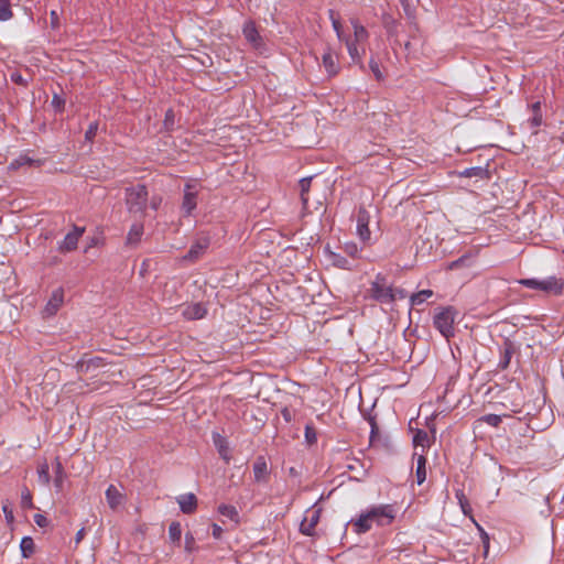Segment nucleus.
Listing matches in <instances>:
<instances>
[{"label":"nucleus","mask_w":564,"mask_h":564,"mask_svg":"<svg viewBox=\"0 0 564 564\" xmlns=\"http://www.w3.org/2000/svg\"><path fill=\"white\" fill-rule=\"evenodd\" d=\"M397 516V508L394 505H378L367 509L357 519H351L349 524L352 525L355 533L364 534L371 530L372 523L378 527L390 525Z\"/></svg>","instance_id":"obj_1"},{"label":"nucleus","mask_w":564,"mask_h":564,"mask_svg":"<svg viewBox=\"0 0 564 564\" xmlns=\"http://www.w3.org/2000/svg\"><path fill=\"white\" fill-rule=\"evenodd\" d=\"M124 202L127 209L130 214L144 216L148 202L149 192L145 185L137 184L124 189Z\"/></svg>","instance_id":"obj_2"},{"label":"nucleus","mask_w":564,"mask_h":564,"mask_svg":"<svg viewBox=\"0 0 564 564\" xmlns=\"http://www.w3.org/2000/svg\"><path fill=\"white\" fill-rule=\"evenodd\" d=\"M369 297L380 304L393 303L392 284L388 282L386 274L379 272L370 282Z\"/></svg>","instance_id":"obj_3"},{"label":"nucleus","mask_w":564,"mask_h":564,"mask_svg":"<svg viewBox=\"0 0 564 564\" xmlns=\"http://www.w3.org/2000/svg\"><path fill=\"white\" fill-rule=\"evenodd\" d=\"M518 283L524 288L542 291L547 294L558 295L562 293L564 288V281L554 275L545 279H521Z\"/></svg>","instance_id":"obj_4"},{"label":"nucleus","mask_w":564,"mask_h":564,"mask_svg":"<svg viewBox=\"0 0 564 564\" xmlns=\"http://www.w3.org/2000/svg\"><path fill=\"white\" fill-rule=\"evenodd\" d=\"M454 308L447 306L441 308L433 317L434 327L447 339L454 336Z\"/></svg>","instance_id":"obj_5"},{"label":"nucleus","mask_w":564,"mask_h":564,"mask_svg":"<svg viewBox=\"0 0 564 564\" xmlns=\"http://www.w3.org/2000/svg\"><path fill=\"white\" fill-rule=\"evenodd\" d=\"M316 503L306 510V514L300 524V532L306 536H313L315 534V528L319 522L322 509L315 508Z\"/></svg>","instance_id":"obj_6"},{"label":"nucleus","mask_w":564,"mask_h":564,"mask_svg":"<svg viewBox=\"0 0 564 564\" xmlns=\"http://www.w3.org/2000/svg\"><path fill=\"white\" fill-rule=\"evenodd\" d=\"M210 246V237L208 235H203L198 237L191 246L187 253L184 256V260L195 262L198 260L204 252Z\"/></svg>","instance_id":"obj_7"},{"label":"nucleus","mask_w":564,"mask_h":564,"mask_svg":"<svg viewBox=\"0 0 564 564\" xmlns=\"http://www.w3.org/2000/svg\"><path fill=\"white\" fill-rule=\"evenodd\" d=\"M197 196L198 191L196 189L195 185L192 183H186L184 186V195L181 207L184 216L192 215L193 210L197 206Z\"/></svg>","instance_id":"obj_8"},{"label":"nucleus","mask_w":564,"mask_h":564,"mask_svg":"<svg viewBox=\"0 0 564 564\" xmlns=\"http://www.w3.org/2000/svg\"><path fill=\"white\" fill-rule=\"evenodd\" d=\"M253 478L257 484H268L270 479V467L268 465L267 458L262 455L256 457L253 464Z\"/></svg>","instance_id":"obj_9"},{"label":"nucleus","mask_w":564,"mask_h":564,"mask_svg":"<svg viewBox=\"0 0 564 564\" xmlns=\"http://www.w3.org/2000/svg\"><path fill=\"white\" fill-rule=\"evenodd\" d=\"M369 221V212L365 207H360L357 213V235L362 242H368L371 237Z\"/></svg>","instance_id":"obj_10"},{"label":"nucleus","mask_w":564,"mask_h":564,"mask_svg":"<svg viewBox=\"0 0 564 564\" xmlns=\"http://www.w3.org/2000/svg\"><path fill=\"white\" fill-rule=\"evenodd\" d=\"M85 229L74 226L73 230L66 234L64 239L58 245V250L63 253L70 252L77 248L78 240L84 234Z\"/></svg>","instance_id":"obj_11"},{"label":"nucleus","mask_w":564,"mask_h":564,"mask_svg":"<svg viewBox=\"0 0 564 564\" xmlns=\"http://www.w3.org/2000/svg\"><path fill=\"white\" fill-rule=\"evenodd\" d=\"M517 351V347L512 340L506 338L501 346L499 347L500 360L498 362L499 370H506L510 366V361L514 352Z\"/></svg>","instance_id":"obj_12"},{"label":"nucleus","mask_w":564,"mask_h":564,"mask_svg":"<svg viewBox=\"0 0 564 564\" xmlns=\"http://www.w3.org/2000/svg\"><path fill=\"white\" fill-rule=\"evenodd\" d=\"M242 34L245 39L254 47L259 48L263 45L261 35L259 34L253 21L248 20L243 23Z\"/></svg>","instance_id":"obj_13"},{"label":"nucleus","mask_w":564,"mask_h":564,"mask_svg":"<svg viewBox=\"0 0 564 564\" xmlns=\"http://www.w3.org/2000/svg\"><path fill=\"white\" fill-rule=\"evenodd\" d=\"M324 251H325V256H326L327 260L335 268H338L341 270H348V271L354 270L355 267H354L352 262L350 260H348L346 257H344L343 254L332 251L328 246L325 248Z\"/></svg>","instance_id":"obj_14"},{"label":"nucleus","mask_w":564,"mask_h":564,"mask_svg":"<svg viewBox=\"0 0 564 564\" xmlns=\"http://www.w3.org/2000/svg\"><path fill=\"white\" fill-rule=\"evenodd\" d=\"M180 509L185 514H192L197 509V498L194 494H184L176 498Z\"/></svg>","instance_id":"obj_15"},{"label":"nucleus","mask_w":564,"mask_h":564,"mask_svg":"<svg viewBox=\"0 0 564 564\" xmlns=\"http://www.w3.org/2000/svg\"><path fill=\"white\" fill-rule=\"evenodd\" d=\"M213 443L218 451L219 456L226 462L229 463L231 459L228 441L225 436L220 435L217 432H213Z\"/></svg>","instance_id":"obj_16"},{"label":"nucleus","mask_w":564,"mask_h":564,"mask_svg":"<svg viewBox=\"0 0 564 564\" xmlns=\"http://www.w3.org/2000/svg\"><path fill=\"white\" fill-rule=\"evenodd\" d=\"M101 366H104V359L101 357L96 356V357H91L89 359H85V358L79 359L76 362L75 368H76L77 372L87 373L91 369H96Z\"/></svg>","instance_id":"obj_17"},{"label":"nucleus","mask_w":564,"mask_h":564,"mask_svg":"<svg viewBox=\"0 0 564 564\" xmlns=\"http://www.w3.org/2000/svg\"><path fill=\"white\" fill-rule=\"evenodd\" d=\"M413 457L416 458L415 477L417 485H422L426 479V457L424 453H414Z\"/></svg>","instance_id":"obj_18"},{"label":"nucleus","mask_w":564,"mask_h":564,"mask_svg":"<svg viewBox=\"0 0 564 564\" xmlns=\"http://www.w3.org/2000/svg\"><path fill=\"white\" fill-rule=\"evenodd\" d=\"M207 313L206 307L202 303H194L192 305H188L183 311V316L186 319L194 321V319H200L203 318Z\"/></svg>","instance_id":"obj_19"},{"label":"nucleus","mask_w":564,"mask_h":564,"mask_svg":"<svg viewBox=\"0 0 564 564\" xmlns=\"http://www.w3.org/2000/svg\"><path fill=\"white\" fill-rule=\"evenodd\" d=\"M106 500L109 507L115 510L117 509L123 501L122 494L117 489L116 486L110 485L106 490Z\"/></svg>","instance_id":"obj_20"},{"label":"nucleus","mask_w":564,"mask_h":564,"mask_svg":"<svg viewBox=\"0 0 564 564\" xmlns=\"http://www.w3.org/2000/svg\"><path fill=\"white\" fill-rule=\"evenodd\" d=\"M41 164H42L41 160H34V159L30 158L26 154H21L17 159H14V160H12L10 162V164L8 165V169L10 171H17L20 167L25 166V165H30V166L31 165H37V166H40Z\"/></svg>","instance_id":"obj_21"},{"label":"nucleus","mask_w":564,"mask_h":564,"mask_svg":"<svg viewBox=\"0 0 564 564\" xmlns=\"http://www.w3.org/2000/svg\"><path fill=\"white\" fill-rule=\"evenodd\" d=\"M458 175L460 177H476L480 180L489 178V171L486 167L482 166H473L467 167L464 171L459 172Z\"/></svg>","instance_id":"obj_22"},{"label":"nucleus","mask_w":564,"mask_h":564,"mask_svg":"<svg viewBox=\"0 0 564 564\" xmlns=\"http://www.w3.org/2000/svg\"><path fill=\"white\" fill-rule=\"evenodd\" d=\"M53 468L55 474L54 486L57 491H61L67 475L58 457L55 459Z\"/></svg>","instance_id":"obj_23"},{"label":"nucleus","mask_w":564,"mask_h":564,"mask_svg":"<svg viewBox=\"0 0 564 564\" xmlns=\"http://www.w3.org/2000/svg\"><path fill=\"white\" fill-rule=\"evenodd\" d=\"M322 61L323 66L325 67L328 75L334 76L338 73L337 58L330 51H327L323 54Z\"/></svg>","instance_id":"obj_24"},{"label":"nucleus","mask_w":564,"mask_h":564,"mask_svg":"<svg viewBox=\"0 0 564 564\" xmlns=\"http://www.w3.org/2000/svg\"><path fill=\"white\" fill-rule=\"evenodd\" d=\"M143 224L142 223H134L127 235V245L135 246L143 235Z\"/></svg>","instance_id":"obj_25"},{"label":"nucleus","mask_w":564,"mask_h":564,"mask_svg":"<svg viewBox=\"0 0 564 564\" xmlns=\"http://www.w3.org/2000/svg\"><path fill=\"white\" fill-rule=\"evenodd\" d=\"M345 41H346L347 51H348V54H349L351 61L354 63L358 64L360 66V68L364 69L365 66L362 64L361 54L358 50L357 43H355L350 39H346Z\"/></svg>","instance_id":"obj_26"},{"label":"nucleus","mask_w":564,"mask_h":564,"mask_svg":"<svg viewBox=\"0 0 564 564\" xmlns=\"http://www.w3.org/2000/svg\"><path fill=\"white\" fill-rule=\"evenodd\" d=\"M312 178H313L312 176H308V177H303L299 181V186H300V192H301V202H302L304 208H306L307 203H308L307 194L311 188Z\"/></svg>","instance_id":"obj_27"},{"label":"nucleus","mask_w":564,"mask_h":564,"mask_svg":"<svg viewBox=\"0 0 564 564\" xmlns=\"http://www.w3.org/2000/svg\"><path fill=\"white\" fill-rule=\"evenodd\" d=\"M351 24H352V28H354V42L355 43H358V42H364L368 39L369 34H368V31L366 30V28L364 25H361L359 23L358 20H351Z\"/></svg>","instance_id":"obj_28"},{"label":"nucleus","mask_w":564,"mask_h":564,"mask_svg":"<svg viewBox=\"0 0 564 564\" xmlns=\"http://www.w3.org/2000/svg\"><path fill=\"white\" fill-rule=\"evenodd\" d=\"M218 512L223 517H226L236 523L239 521L238 510L236 509V507H234L231 505H225V503L220 505L218 507Z\"/></svg>","instance_id":"obj_29"},{"label":"nucleus","mask_w":564,"mask_h":564,"mask_svg":"<svg viewBox=\"0 0 564 564\" xmlns=\"http://www.w3.org/2000/svg\"><path fill=\"white\" fill-rule=\"evenodd\" d=\"M22 556L28 558L32 556L35 550L34 541L31 536H23L20 543Z\"/></svg>","instance_id":"obj_30"},{"label":"nucleus","mask_w":564,"mask_h":564,"mask_svg":"<svg viewBox=\"0 0 564 564\" xmlns=\"http://www.w3.org/2000/svg\"><path fill=\"white\" fill-rule=\"evenodd\" d=\"M413 445L421 446L422 453L425 454V448L430 447L429 435L424 430H417L413 436Z\"/></svg>","instance_id":"obj_31"},{"label":"nucleus","mask_w":564,"mask_h":564,"mask_svg":"<svg viewBox=\"0 0 564 564\" xmlns=\"http://www.w3.org/2000/svg\"><path fill=\"white\" fill-rule=\"evenodd\" d=\"M433 295L432 290H422L417 293H414L410 297V302L412 306L421 305L423 304L427 299H430Z\"/></svg>","instance_id":"obj_32"},{"label":"nucleus","mask_w":564,"mask_h":564,"mask_svg":"<svg viewBox=\"0 0 564 564\" xmlns=\"http://www.w3.org/2000/svg\"><path fill=\"white\" fill-rule=\"evenodd\" d=\"M37 477H39V481L42 485H44V486H48L50 485V481H51L50 467H48V464L46 462H44V463L39 465V467H37Z\"/></svg>","instance_id":"obj_33"},{"label":"nucleus","mask_w":564,"mask_h":564,"mask_svg":"<svg viewBox=\"0 0 564 564\" xmlns=\"http://www.w3.org/2000/svg\"><path fill=\"white\" fill-rule=\"evenodd\" d=\"M457 500H458V503L460 506V509L463 511V513L465 516H469L471 518V512H473V509L469 505V501L467 499V497L465 496L464 491L463 490H457L456 494H455Z\"/></svg>","instance_id":"obj_34"},{"label":"nucleus","mask_w":564,"mask_h":564,"mask_svg":"<svg viewBox=\"0 0 564 564\" xmlns=\"http://www.w3.org/2000/svg\"><path fill=\"white\" fill-rule=\"evenodd\" d=\"M341 249L351 259L360 258L361 249H359L358 245L354 241H347V242L343 243Z\"/></svg>","instance_id":"obj_35"},{"label":"nucleus","mask_w":564,"mask_h":564,"mask_svg":"<svg viewBox=\"0 0 564 564\" xmlns=\"http://www.w3.org/2000/svg\"><path fill=\"white\" fill-rule=\"evenodd\" d=\"M182 535V528L180 522H172L169 527V539L172 543H180Z\"/></svg>","instance_id":"obj_36"},{"label":"nucleus","mask_w":564,"mask_h":564,"mask_svg":"<svg viewBox=\"0 0 564 564\" xmlns=\"http://www.w3.org/2000/svg\"><path fill=\"white\" fill-rule=\"evenodd\" d=\"M12 18L10 0H0V21H8Z\"/></svg>","instance_id":"obj_37"},{"label":"nucleus","mask_w":564,"mask_h":564,"mask_svg":"<svg viewBox=\"0 0 564 564\" xmlns=\"http://www.w3.org/2000/svg\"><path fill=\"white\" fill-rule=\"evenodd\" d=\"M163 126L166 131H173L175 129V112L173 109L170 108L165 111Z\"/></svg>","instance_id":"obj_38"},{"label":"nucleus","mask_w":564,"mask_h":564,"mask_svg":"<svg viewBox=\"0 0 564 564\" xmlns=\"http://www.w3.org/2000/svg\"><path fill=\"white\" fill-rule=\"evenodd\" d=\"M21 507L23 509H33L34 508V505L32 501V494L26 487H24L21 490Z\"/></svg>","instance_id":"obj_39"},{"label":"nucleus","mask_w":564,"mask_h":564,"mask_svg":"<svg viewBox=\"0 0 564 564\" xmlns=\"http://www.w3.org/2000/svg\"><path fill=\"white\" fill-rule=\"evenodd\" d=\"M66 100L59 96L58 94L54 93L52 97L51 105L54 108L55 112H63L65 108Z\"/></svg>","instance_id":"obj_40"},{"label":"nucleus","mask_w":564,"mask_h":564,"mask_svg":"<svg viewBox=\"0 0 564 564\" xmlns=\"http://www.w3.org/2000/svg\"><path fill=\"white\" fill-rule=\"evenodd\" d=\"M305 441L308 445H313L317 442V433L312 424L305 425Z\"/></svg>","instance_id":"obj_41"},{"label":"nucleus","mask_w":564,"mask_h":564,"mask_svg":"<svg viewBox=\"0 0 564 564\" xmlns=\"http://www.w3.org/2000/svg\"><path fill=\"white\" fill-rule=\"evenodd\" d=\"M329 19L332 20V25H333L334 31L337 34V37L340 41H343L344 37H343V32H341V24H340L339 20L335 17V12L333 10H329Z\"/></svg>","instance_id":"obj_42"},{"label":"nucleus","mask_w":564,"mask_h":564,"mask_svg":"<svg viewBox=\"0 0 564 564\" xmlns=\"http://www.w3.org/2000/svg\"><path fill=\"white\" fill-rule=\"evenodd\" d=\"M481 421L487 423L490 426H499L502 422V419L500 415L497 414H486L481 417Z\"/></svg>","instance_id":"obj_43"},{"label":"nucleus","mask_w":564,"mask_h":564,"mask_svg":"<svg viewBox=\"0 0 564 564\" xmlns=\"http://www.w3.org/2000/svg\"><path fill=\"white\" fill-rule=\"evenodd\" d=\"M98 131V122L94 121L90 122L88 126V129L85 132V140L88 142H93L94 138L96 137Z\"/></svg>","instance_id":"obj_44"},{"label":"nucleus","mask_w":564,"mask_h":564,"mask_svg":"<svg viewBox=\"0 0 564 564\" xmlns=\"http://www.w3.org/2000/svg\"><path fill=\"white\" fill-rule=\"evenodd\" d=\"M477 527L480 532V539H481V543L484 546V555H485V557H487L488 551H489L490 539H489L488 533L481 527H479L478 524H477Z\"/></svg>","instance_id":"obj_45"},{"label":"nucleus","mask_w":564,"mask_h":564,"mask_svg":"<svg viewBox=\"0 0 564 564\" xmlns=\"http://www.w3.org/2000/svg\"><path fill=\"white\" fill-rule=\"evenodd\" d=\"M369 68L372 72V74H373V76L376 77L377 80H382L383 79V74L380 70L379 64L373 58H370V61H369Z\"/></svg>","instance_id":"obj_46"},{"label":"nucleus","mask_w":564,"mask_h":564,"mask_svg":"<svg viewBox=\"0 0 564 564\" xmlns=\"http://www.w3.org/2000/svg\"><path fill=\"white\" fill-rule=\"evenodd\" d=\"M62 303V295H57L54 293L53 299L48 302L46 310L50 313H54L57 311L59 304Z\"/></svg>","instance_id":"obj_47"},{"label":"nucleus","mask_w":564,"mask_h":564,"mask_svg":"<svg viewBox=\"0 0 564 564\" xmlns=\"http://www.w3.org/2000/svg\"><path fill=\"white\" fill-rule=\"evenodd\" d=\"M471 258L469 256H462L460 258L452 261L448 265L451 270H455L462 265H465L467 262H469Z\"/></svg>","instance_id":"obj_48"},{"label":"nucleus","mask_w":564,"mask_h":564,"mask_svg":"<svg viewBox=\"0 0 564 564\" xmlns=\"http://www.w3.org/2000/svg\"><path fill=\"white\" fill-rule=\"evenodd\" d=\"M528 123L533 129H536L538 127H540L542 124V113L541 112L533 113L532 117L528 120Z\"/></svg>","instance_id":"obj_49"},{"label":"nucleus","mask_w":564,"mask_h":564,"mask_svg":"<svg viewBox=\"0 0 564 564\" xmlns=\"http://www.w3.org/2000/svg\"><path fill=\"white\" fill-rule=\"evenodd\" d=\"M185 549L188 552H192L195 550V538L189 532H187L185 534Z\"/></svg>","instance_id":"obj_50"},{"label":"nucleus","mask_w":564,"mask_h":564,"mask_svg":"<svg viewBox=\"0 0 564 564\" xmlns=\"http://www.w3.org/2000/svg\"><path fill=\"white\" fill-rule=\"evenodd\" d=\"M392 294H393V302L397 300H403L406 297V291L401 288H393L392 286Z\"/></svg>","instance_id":"obj_51"},{"label":"nucleus","mask_w":564,"mask_h":564,"mask_svg":"<svg viewBox=\"0 0 564 564\" xmlns=\"http://www.w3.org/2000/svg\"><path fill=\"white\" fill-rule=\"evenodd\" d=\"M34 522L41 528H45L48 525L47 518L41 513L34 514Z\"/></svg>","instance_id":"obj_52"},{"label":"nucleus","mask_w":564,"mask_h":564,"mask_svg":"<svg viewBox=\"0 0 564 564\" xmlns=\"http://www.w3.org/2000/svg\"><path fill=\"white\" fill-rule=\"evenodd\" d=\"M2 511L4 513V517H6V520L8 523H12L13 520H14V516H13V512H12V509L9 507V505H3L2 506Z\"/></svg>","instance_id":"obj_53"},{"label":"nucleus","mask_w":564,"mask_h":564,"mask_svg":"<svg viewBox=\"0 0 564 564\" xmlns=\"http://www.w3.org/2000/svg\"><path fill=\"white\" fill-rule=\"evenodd\" d=\"M162 203V198L161 196H153L151 199H150V207L153 209V210H158L160 205Z\"/></svg>","instance_id":"obj_54"},{"label":"nucleus","mask_w":564,"mask_h":564,"mask_svg":"<svg viewBox=\"0 0 564 564\" xmlns=\"http://www.w3.org/2000/svg\"><path fill=\"white\" fill-rule=\"evenodd\" d=\"M212 528H213V532H212L213 536H214L215 539H220V538H221V534H223V529H221V527H220V525H218V524H216V523H213Z\"/></svg>","instance_id":"obj_55"},{"label":"nucleus","mask_w":564,"mask_h":564,"mask_svg":"<svg viewBox=\"0 0 564 564\" xmlns=\"http://www.w3.org/2000/svg\"><path fill=\"white\" fill-rule=\"evenodd\" d=\"M50 17H51L52 26L53 28H57L58 26V14H57V12L52 10L51 13H50Z\"/></svg>","instance_id":"obj_56"},{"label":"nucleus","mask_w":564,"mask_h":564,"mask_svg":"<svg viewBox=\"0 0 564 564\" xmlns=\"http://www.w3.org/2000/svg\"><path fill=\"white\" fill-rule=\"evenodd\" d=\"M11 79H12V82L20 84V85L26 84V82L23 79V77L18 73L12 74Z\"/></svg>","instance_id":"obj_57"},{"label":"nucleus","mask_w":564,"mask_h":564,"mask_svg":"<svg viewBox=\"0 0 564 564\" xmlns=\"http://www.w3.org/2000/svg\"><path fill=\"white\" fill-rule=\"evenodd\" d=\"M397 22L391 18V17H388L384 19V25L388 30V32H391V25H394Z\"/></svg>","instance_id":"obj_58"},{"label":"nucleus","mask_w":564,"mask_h":564,"mask_svg":"<svg viewBox=\"0 0 564 564\" xmlns=\"http://www.w3.org/2000/svg\"><path fill=\"white\" fill-rule=\"evenodd\" d=\"M282 416L286 422H290L292 420L291 411L288 408H284L282 411Z\"/></svg>","instance_id":"obj_59"},{"label":"nucleus","mask_w":564,"mask_h":564,"mask_svg":"<svg viewBox=\"0 0 564 564\" xmlns=\"http://www.w3.org/2000/svg\"><path fill=\"white\" fill-rule=\"evenodd\" d=\"M532 113L541 112V102L535 101L531 105Z\"/></svg>","instance_id":"obj_60"},{"label":"nucleus","mask_w":564,"mask_h":564,"mask_svg":"<svg viewBox=\"0 0 564 564\" xmlns=\"http://www.w3.org/2000/svg\"><path fill=\"white\" fill-rule=\"evenodd\" d=\"M370 424H371V432H370V438L373 437V435L377 433V423L375 421V419H370Z\"/></svg>","instance_id":"obj_61"},{"label":"nucleus","mask_w":564,"mask_h":564,"mask_svg":"<svg viewBox=\"0 0 564 564\" xmlns=\"http://www.w3.org/2000/svg\"><path fill=\"white\" fill-rule=\"evenodd\" d=\"M84 534H85V529L84 528L78 530V532L76 533V538H75L76 543H79L83 540Z\"/></svg>","instance_id":"obj_62"},{"label":"nucleus","mask_w":564,"mask_h":564,"mask_svg":"<svg viewBox=\"0 0 564 564\" xmlns=\"http://www.w3.org/2000/svg\"><path fill=\"white\" fill-rule=\"evenodd\" d=\"M560 140H561L562 142H564V130L562 131V133H561V135H560Z\"/></svg>","instance_id":"obj_63"},{"label":"nucleus","mask_w":564,"mask_h":564,"mask_svg":"<svg viewBox=\"0 0 564 564\" xmlns=\"http://www.w3.org/2000/svg\"><path fill=\"white\" fill-rule=\"evenodd\" d=\"M404 46H405V48L408 50V48H409V46H410V42H406Z\"/></svg>","instance_id":"obj_64"}]
</instances>
